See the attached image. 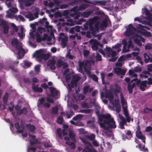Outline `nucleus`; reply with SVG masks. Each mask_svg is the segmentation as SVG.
<instances>
[{
  "label": "nucleus",
  "mask_w": 152,
  "mask_h": 152,
  "mask_svg": "<svg viewBox=\"0 0 152 152\" xmlns=\"http://www.w3.org/2000/svg\"><path fill=\"white\" fill-rule=\"evenodd\" d=\"M121 46V44H118L116 45L114 47V50H117V49L118 52H119L121 51V49H120L119 48Z\"/></svg>",
  "instance_id": "09e8293b"
},
{
  "label": "nucleus",
  "mask_w": 152,
  "mask_h": 152,
  "mask_svg": "<svg viewBox=\"0 0 152 152\" xmlns=\"http://www.w3.org/2000/svg\"><path fill=\"white\" fill-rule=\"evenodd\" d=\"M152 45L150 44H148L145 47V49L146 50L150 49L151 48Z\"/></svg>",
  "instance_id": "774afa93"
},
{
  "label": "nucleus",
  "mask_w": 152,
  "mask_h": 152,
  "mask_svg": "<svg viewBox=\"0 0 152 152\" xmlns=\"http://www.w3.org/2000/svg\"><path fill=\"white\" fill-rule=\"evenodd\" d=\"M32 88L35 91L41 92L42 91V89L41 88L35 86L33 85H32Z\"/></svg>",
  "instance_id": "ea45409f"
},
{
  "label": "nucleus",
  "mask_w": 152,
  "mask_h": 152,
  "mask_svg": "<svg viewBox=\"0 0 152 152\" xmlns=\"http://www.w3.org/2000/svg\"><path fill=\"white\" fill-rule=\"evenodd\" d=\"M39 22L45 25L47 29V30H45V33L47 34L48 37L51 38L50 40L52 41L48 42V44L50 45L53 44L55 42V38L53 37V33L55 31V29L52 26L49 25V23L46 18H42L40 20Z\"/></svg>",
  "instance_id": "6e6552de"
},
{
  "label": "nucleus",
  "mask_w": 152,
  "mask_h": 152,
  "mask_svg": "<svg viewBox=\"0 0 152 152\" xmlns=\"http://www.w3.org/2000/svg\"><path fill=\"white\" fill-rule=\"evenodd\" d=\"M27 127L31 132L34 131L35 129L34 126L30 124L27 125Z\"/></svg>",
  "instance_id": "5fc2aeb1"
},
{
  "label": "nucleus",
  "mask_w": 152,
  "mask_h": 152,
  "mask_svg": "<svg viewBox=\"0 0 152 152\" xmlns=\"http://www.w3.org/2000/svg\"><path fill=\"white\" fill-rule=\"evenodd\" d=\"M69 69H66L65 70L64 75H66V76L65 79L66 82L68 83V85L69 87L71 88L72 87H73L75 85L80 77L78 75H75L73 77V79L72 81L71 82V84L72 85H71L70 84H69V82L71 81L70 79L71 78V76L69 75V73H68L69 72Z\"/></svg>",
  "instance_id": "f8f14e48"
},
{
  "label": "nucleus",
  "mask_w": 152,
  "mask_h": 152,
  "mask_svg": "<svg viewBox=\"0 0 152 152\" xmlns=\"http://www.w3.org/2000/svg\"><path fill=\"white\" fill-rule=\"evenodd\" d=\"M126 60V57L124 56H122L119 59L118 61L116 64V66H121L122 65V62Z\"/></svg>",
  "instance_id": "cd10ccee"
},
{
  "label": "nucleus",
  "mask_w": 152,
  "mask_h": 152,
  "mask_svg": "<svg viewBox=\"0 0 152 152\" xmlns=\"http://www.w3.org/2000/svg\"><path fill=\"white\" fill-rule=\"evenodd\" d=\"M15 126L18 131L20 132H23V131L20 129V127L18 123L15 124Z\"/></svg>",
  "instance_id": "4d7b16f0"
},
{
  "label": "nucleus",
  "mask_w": 152,
  "mask_h": 152,
  "mask_svg": "<svg viewBox=\"0 0 152 152\" xmlns=\"http://www.w3.org/2000/svg\"><path fill=\"white\" fill-rule=\"evenodd\" d=\"M121 88L118 85H115L110 90L106 91L104 95L102 93H101V97L105 96L110 101V104L108 108L111 110H116L117 112L119 113L121 110V106L119 104L118 98L117 96L118 94L120 93L121 102L126 120L128 122L130 121V117L128 115L127 109V103L124 98L122 93L121 92Z\"/></svg>",
  "instance_id": "f03ea898"
},
{
  "label": "nucleus",
  "mask_w": 152,
  "mask_h": 152,
  "mask_svg": "<svg viewBox=\"0 0 152 152\" xmlns=\"http://www.w3.org/2000/svg\"><path fill=\"white\" fill-rule=\"evenodd\" d=\"M25 30L23 28L22 26H21L20 27V32L18 33V35L20 39H23L25 37Z\"/></svg>",
  "instance_id": "2f4dec72"
},
{
  "label": "nucleus",
  "mask_w": 152,
  "mask_h": 152,
  "mask_svg": "<svg viewBox=\"0 0 152 152\" xmlns=\"http://www.w3.org/2000/svg\"><path fill=\"white\" fill-rule=\"evenodd\" d=\"M137 28L138 29L137 31L136 30L131 24L126 26V30L124 32V34L126 36L130 37V38L128 40L129 43L127 47V41L124 39L122 41V43L124 45L122 50L123 53L129 51L130 48H133L134 47L131 39H133L134 42L140 46L142 45L141 42H145V39L138 35L137 34L144 35L148 37H151L152 34L150 32L145 31V29H150L148 27L139 24Z\"/></svg>",
  "instance_id": "f257e3e1"
},
{
  "label": "nucleus",
  "mask_w": 152,
  "mask_h": 152,
  "mask_svg": "<svg viewBox=\"0 0 152 152\" xmlns=\"http://www.w3.org/2000/svg\"><path fill=\"white\" fill-rule=\"evenodd\" d=\"M134 50L135 51H137V52H133L132 53V55L134 56H137L138 55V52L140 50L139 48H136L134 49Z\"/></svg>",
  "instance_id": "49530a36"
},
{
  "label": "nucleus",
  "mask_w": 152,
  "mask_h": 152,
  "mask_svg": "<svg viewBox=\"0 0 152 152\" xmlns=\"http://www.w3.org/2000/svg\"><path fill=\"white\" fill-rule=\"evenodd\" d=\"M35 71L37 73H38L40 70V65H38L35 66Z\"/></svg>",
  "instance_id": "603ef678"
},
{
  "label": "nucleus",
  "mask_w": 152,
  "mask_h": 152,
  "mask_svg": "<svg viewBox=\"0 0 152 152\" xmlns=\"http://www.w3.org/2000/svg\"><path fill=\"white\" fill-rule=\"evenodd\" d=\"M126 134L127 136V137L126 138L129 139L131 138L132 136V134L130 131H127L126 133Z\"/></svg>",
  "instance_id": "680f3d73"
},
{
  "label": "nucleus",
  "mask_w": 152,
  "mask_h": 152,
  "mask_svg": "<svg viewBox=\"0 0 152 152\" xmlns=\"http://www.w3.org/2000/svg\"><path fill=\"white\" fill-rule=\"evenodd\" d=\"M57 123L59 124H61L63 122V118L61 117H59L57 120Z\"/></svg>",
  "instance_id": "0e129e2a"
},
{
  "label": "nucleus",
  "mask_w": 152,
  "mask_h": 152,
  "mask_svg": "<svg viewBox=\"0 0 152 152\" xmlns=\"http://www.w3.org/2000/svg\"><path fill=\"white\" fill-rule=\"evenodd\" d=\"M142 12L145 14L147 16V19L148 21H145L143 20L144 18L142 17H137L134 18L135 21H137L139 22L144 24H147L150 26H152V15L151 14L148 10L145 7L142 9Z\"/></svg>",
  "instance_id": "1a4fd4ad"
},
{
  "label": "nucleus",
  "mask_w": 152,
  "mask_h": 152,
  "mask_svg": "<svg viewBox=\"0 0 152 152\" xmlns=\"http://www.w3.org/2000/svg\"><path fill=\"white\" fill-rule=\"evenodd\" d=\"M39 11L38 8H35L33 10V12H34L33 14L29 12H28L26 13L23 12L21 13L24 15L26 17L29 19L30 21H31L38 17V12Z\"/></svg>",
  "instance_id": "2eb2a0df"
},
{
  "label": "nucleus",
  "mask_w": 152,
  "mask_h": 152,
  "mask_svg": "<svg viewBox=\"0 0 152 152\" xmlns=\"http://www.w3.org/2000/svg\"><path fill=\"white\" fill-rule=\"evenodd\" d=\"M11 26L12 27V30L14 31L17 32L18 31V28L17 26H16L15 25L14 23H11L10 24Z\"/></svg>",
  "instance_id": "c03bdc74"
},
{
  "label": "nucleus",
  "mask_w": 152,
  "mask_h": 152,
  "mask_svg": "<svg viewBox=\"0 0 152 152\" xmlns=\"http://www.w3.org/2000/svg\"><path fill=\"white\" fill-rule=\"evenodd\" d=\"M82 115H77L76 116L73 118V119L76 121L77 120H80L81 118L82 117Z\"/></svg>",
  "instance_id": "13d9d810"
},
{
  "label": "nucleus",
  "mask_w": 152,
  "mask_h": 152,
  "mask_svg": "<svg viewBox=\"0 0 152 152\" xmlns=\"http://www.w3.org/2000/svg\"><path fill=\"white\" fill-rule=\"evenodd\" d=\"M29 139L28 140L31 144H33L37 142L35 137L33 134H29Z\"/></svg>",
  "instance_id": "c85d7f7f"
},
{
  "label": "nucleus",
  "mask_w": 152,
  "mask_h": 152,
  "mask_svg": "<svg viewBox=\"0 0 152 152\" xmlns=\"http://www.w3.org/2000/svg\"><path fill=\"white\" fill-rule=\"evenodd\" d=\"M56 60L54 58L50 59L48 63V65L52 69H54L55 68V64Z\"/></svg>",
  "instance_id": "bb28decb"
},
{
  "label": "nucleus",
  "mask_w": 152,
  "mask_h": 152,
  "mask_svg": "<svg viewBox=\"0 0 152 152\" xmlns=\"http://www.w3.org/2000/svg\"><path fill=\"white\" fill-rule=\"evenodd\" d=\"M91 88H89V86H85L83 88V92L84 93L86 94L88 92H90L92 90Z\"/></svg>",
  "instance_id": "37998d69"
},
{
  "label": "nucleus",
  "mask_w": 152,
  "mask_h": 152,
  "mask_svg": "<svg viewBox=\"0 0 152 152\" xmlns=\"http://www.w3.org/2000/svg\"><path fill=\"white\" fill-rule=\"evenodd\" d=\"M99 20L98 17H95L88 20L86 23L84 25L85 29L89 28L90 30L93 34H95L98 32L99 29H103L107 25V20H103L99 26Z\"/></svg>",
  "instance_id": "39448f33"
},
{
  "label": "nucleus",
  "mask_w": 152,
  "mask_h": 152,
  "mask_svg": "<svg viewBox=\"0 0 152 152\" xmlns=\"http://www.w3.org/2000/svg\"><path fill=\"white\" fill-rule=\"evenodd\" d=\"M54 3L50 2L49 3L47 1H45L44 2V4L45 5H48L49 7H52L53 6L56 7L54 9H51V11L52 12H54L56 10L59 8L64 9L66 8L67 7V5L62 4L60 5L59 4L61 3V1H58V0H54Z\"/></svg>",
  "instance_id": "ddd939ff"
},
{
  "label": "nucleus",
  "mask_w": 152,
  "mask_h": 152,
  "mask_svg": "<svg viewBox=\"0 0 152 152\" xmlns=\"http://www.w3.org/2000/svg\"><path fill=\"white\" fill-rule=\"evenodd\" d=\"M144 57L145 58V61L146 63L149 62H152V56H148L146 53L144 54Z\"/></svg>",
  "instance_id": "473e14b6"
},
{
  "label": "nucleus",
  "mask_w": 152,
  "mask_h": 152,
  "mask_svg": "<svg viewBox=\"0 0 152 152\" xmlns=\"http://www.w3.org/2000/svg\"><path fill=\"white\" fill-rule=\"evenodd\" d=\"M23 64L24 65H22L24 68H27L29 67L31 64V63L27 61H24Z\"/></svg>",
  "instance_id": "79ce46f5"
},
{
  "label": "nucleus",
  "mask_w": 152,
  "mask_h": 152,
  "mask_svg": "<svg viewBox=\"0 0 152 152\" xmlns=\"http://www.w3.org/2000/svg\"><path fill=\"white\" fill-rule=\"evenodd\" d=\"M33 56L38 61H40L42 59L46 60L50 56V54H45L44 50L40 49L36 51L34 54Z\"/></svg>",
  "instance_id": "4468645a"
},
{
  "label": "nucleus",
  "mask_w": 152,
  "mask_h": 152,
  "mask_svg": "<svg viewBox=\"0 0 152 152\" xmlns=\"http://www.w3.org/2000/svg\"><path fill=\"white\" fill-rule=\"evenodd\" d=\"M57 132L58 135L59 137L60 138H61L62 134H63V132L62 133L61 132V129L60 128H58L57 129Z\"/></svg>",
  "instance_id": "de8ad7c7"
},
{
  "label": "nucleus",
  "mask_w": 152,
  "mask_h": 152,
  "mask_svg": "<svg viewBox=\"0 0 152 152\" xmlns=\"http://www.w3.org/2000/svg\"><path fill=\"white\" fill-rule=\"evenodd\" d=\"M149 75L148 72V71H144L142 72V73L140 75V77L141 78L145 77L147 78L148 75Z\"/></svg>",
  "instance_id": "a19ab883"
},
{
  "label": "nucleus",
  "mask_w": 152,
  "mask_h": 152,
  "mask_svg": "<svg viewBox=\"0 0 152 152\" xmlns=\"http://www.w3.org/2000/svg\"><path fill=\"white\" fill-rule=\"evenodd\" d=\"M4 32L5 34L7 33L9 30V26L8 22H5L4 25L3 26Z\"/></svg>",
  "instance_id": "c9c22d12"
},
{
  "label": "nucleus",
  "mask_w": 152,
  "mask_h": 152,
  "mask_svg": "<svg viewBox=\"0 0 152 152\" xmlns=\"http://www.w3.org/2000/svg\"><path fill=\"white\" fill-rule=\"evenodd\" d=\"M88 7V5L86 4H83L80 5L79 7H74L72 10L70 11H64L63 14L66 17L64 19H60L61 21L60 23L61 26H63L65 25L67 26L70 25L72 26L74 25L75 22L72 20L70 18H67L66 17L68 16L69 15L73 16L75 15H77L78 11L83 10L86 8Z\"/></svg>",
  "instance_id": "20e7f679"
},
{
  "label": "nucleus",
  "mask_w": 152,
  "mask_h": 152,
  "mask_svg": "<svg viewBox=\"0 0 152 152\" xmlns=\"http://www.w3.org/2000/svg\"><path fill=\"white\" fill-rule=\"evenodd\" d=\"M141 71V69L140 67H136L134 69V70H130L128 72V74L129 76H130L131 77H134L135 78L132 80V81H136V84L137 85H139L140 82V81L139 80H137L136 78L137 77V74L134 73L135 72H140Z\"/></svg>",
  "instance_id": "dca6fc26"
},
{
  "label": "nucleus",
  "mask_w": 152,
  "mask_h": 152,
  "mask_svg": "<svg viewBox=\"0 0 152 152\" xmlns=\"http://www.w3.org/2000/svg\"><path fill=\"white\" fill-rule=\"evenodd\" d=\"M96 110V113L98 118L99 122L101 127L104 130V132H106L109 128L116 127L115 122L110 115L109 114L102 115L99 114V110L100 107L98 104L95 103H93Z\"/></svg>",
  "instance_id": "7ed1b4c3"
},
{
  "label": "nucleus",
  "mask_w": 152,
  "mask_h": 152,
  "mask_svg": "<svg viewBox=\"0 0 152 152\" xmlns=\"http://www.w3.org/2000/svg\"><path fill=\"white\" fill-rule=\"evenodd\" d=\"M136 135L138 138L142 140L144 144L145 143V137L142 134V133L138 128H137V130L136 132Z\"/></svg>",
  "instance_id": "5701e85b"
},
{
  "label": "nucleus",
  "mask_w": 152,
  "mask_h": 152,
  "mask_svg": "<svg viewBox=\"0 0 152 152\" xmlns=\"http://www.w3.org/2000/svg\"><path fill=\"white\" fill-rule=\"evenodd\" d=\"M66 56L67 57L69 58L70 59H73L75 58L73 56L70 54L69 52H68L67 53V54L66 55Z\"/></svg>",
  "instance_id": "bf43d9fd"
},
{
  "label": "nucleus",
  "mask_w": 152,
  "mask_h": 152,
  "mask_svg": "<svg viewBox=\"0 0 152 152\" xmlns=\"http://www.w3.org/2000/svg\"><path fill=\"white\" fill-rule=\"evenodd\" d=\"M44 143V146L45 147H49L51 146L50 143L49 142V140L47 139H46Z\"/></svg>",
  "instance_id": "a18cd8bd"
},
{
  "label": "nucleus",
  "mask_w": 152,
  "mask_h": 152,
  "mask_svg": "<svg viewBox=\"0 0 152 152\" xmlns=\"http://www.w3.org/2000/svg\"><path fill=\"white\" fill-rule=\"evenodd\" d=\"M49 89L50 91L51 96L53 97H55L56 96L58 95V92L55 88L50 87Z\"/></svg>",
  "instance_id": "7c9ffc66"
},
{
  "label": "nucleus",
  "mask_w": 152,
  "mask_h": 152,
  "mask_svg": "<svg viewBox=\"0 0 152 152\" xmlns=\"http://www.w3.org/2000/svg\"><path fill=\"white\" fill-rule=\"evenodd\" d=\"M15 109L17 111V113L18 114H20L24 113V111H26V109L23 108V110H20V107L19 106L17 105L15 106Z\"/></svg>",
  "instance_id": "e433bc0d"
},
{
  "label": "nucleus",
  "mask_w": 152,
  "mask_h": 152,
  "mask_svg": "<svg viewBox=\"0 0 152 152\" xmlns=\"http://www.w3.org/2000/svg\"><path fill=\"white\" fill-rule=\"evenodd\" d=\"M93 12L91 10L88 12H84L81 13L80 12H78L77 14L76 15L75 17V19H77L80 16H81L85 18H87L89 15L92 13Z\"/></svg>",
  "instance_id": "412c9836"
},
{
  "label": "nucleus",
  "mask_w": 152,
  "mask_h": 152,
  "mask_svg": "<svg viewBox=\"0 0 152 152\" xmlns=\"http://www.w3.org/2000/svg\"><path fill=\"white\" fill-rule=\"evenodd\" d=\"M74 113L72 111H70L69 113H66L65 114L66 115V117L67 118H70L73 115Z\"/></svg>",
  "instance_id": "3c124183"
},
{
  "label": "nucleus",
  "mask_w": 152,
  "mask_h": 152,
  "mask_svg": "<svg viewBox=\"0 0 152 152\" xmlns=\"http://www.w3.org/2000/svg\"><path fill=\"white\" fill-rule=\"evenodd\" d=\"M117 54V53L115 51H113V50H112L111 54V56L112 58L109 59V61L113 62H114L117 58V57H116Z\"/></svg>",
  "instance_id": "72a5a7b5"
},
{
  "label": "nucleus",
  "mask_w": 152,
  "mask_h": 152,
  "mask_svg": "<svg viewBox=\"0 0 152 152\" xmlns=\"http://www.w3.org/2000/svg\"><path fill=\"white\" fill-rule=\"evenodd\" d=\"M152 79L151 78H149L148 79V81L147 82V81H142L140 82V88L142 91H144L145 88H146V84L150 85L152 84Z\"/></svg>",
  "instance_id": "aec40b11"
},
{
  "label": "nucleus",
  "mask_w": 152,
  "mask_h": 152,
  "mask_svg": "<svg viewBox=\"0 0 152 152\" xmlns=\"http://www.w3.org/2000/svg\"><path fill=\"white\" fill-rule=\"evenodd\" d=\"M57 66L58 67H63V68H66L67 66V64L64 62L62 59H60L58 61Z\"/></svg>",
  "instance_id": "c756f323"
},
{
  "label": "nucleus",
  "mask_w": 152,
  "mask_h": 152,
  "mask_svg": "<svg viewBox=\"0 0 152 152\" xmlns=\"http://www.w3.org/2000/svg\"><path fill=\"white\" fill-rule=\"evenodd\" d=\"M115 72L118 75H124L126 72V70L125 69H122L119 68H116L114 69Z\"/></svg>",
  "instance_id": "a878e982"
},
{
  "label": "nucleus",
  "mask_w": 152,
  "mask_h": 152,
  "mask_svg": "<svg viewBox=\"0 0 152 152\" xmlns=\"http://www.w3.org/2000/svg\"><path fill=\"white\" fill-rule=\"evenodd\" d=\"M91 111L90 109H86L84 110H81L80 111V112L82 113H90Z\"/></svg>",
  "instance_id": "69168bd1"
},
{
  "label": "nucleus",
  "mask_w": 152,
  "mask_h": 152,
  "mask_svg": "<svg viewBox=\"0 0 152 152\" xmlns=\"http://www.w3.org/2000/svg\"><path fill=\"white\" fill-rule=\"evenodd\" d=\"M89 42L92 45V48L93 50H97L98 45H99L101 47L102 46V45L101 44H99L96 40L91 39L89 41Z\"/></svg>",
  "instance_id": "4be33fe9"
},
{
  "label": "nucleus",
  "mask_w": 152,
  "mask_h": 152,
  "mask_svg": "<svg viewBox=\"0 0 152 152\" xmlns=\"http://www.w3.org/2000/svg\"><path fill=\"white\" fill-rule=\"evenodd\" d=\"M105 75L103 73H101V76L102 79V81L103 84H104L105 83L104 81V76Z\"/></svg>",
  "instance_id": "338daca9"
},
{
  "label": "nucleus",
  "mask_w": 152,
  "mask_h": 152,
  "mask_svg": "<svg viewBox=\"0 0 152 152\" xmlns=\"http://www.w3.org/2000/svg\"><path fill=\"white\" fill-rule=\"evenodd\" d=\"M138 146L139 147L140 150L141 151H145L147 150V148H145L144 145H141V144H139Z\"/></svg>",
  "instance_id": "6e6d98bb"
},
{
  "label": "nucleus",
  "mask_w": 152,
  "mask_h": 152,
  "mask_svg": "<svg viewBox=\"0 0 152 152\" xmlns=\"http://www.w3.org/2000/svg\"><path fill=\"white\" fill-rule=\"evenodd\" d=\"M91 63L94 64V61H91L90 63L88 61H86L79 62V67L77 70L79 72H83V69L88 76L91 78L94 81H97V77L95 75L91 74L90 72Z\"/></svg>",
  "instance_id": "0eeeda50"
},
{
  "label": "nucleus",
  "mask_w": 152,
  "mask_h": 152,
  "mask_svg": "<svg viewBox=\"0 0 152 152\" xmlns=\"http://www.w3.org/2000/svg\"><path fill=\"white\" fill-rule=\"evenodd\" d=\"M38 25L37 23H31L30 26L32 28L31 32L29 33L30 37L33 38H36L37 42H39L42 40H46L48 41H50L51 38L48 37V35L45 34L46 31L44 28L39 27L37 30V32L35 33V35H34L33 32H34L36 30V27Z\"/></svg>",
  "instance_id": "423d86ee"
},
{
  "label": "nucleus",
  "mask_w": 152,
  "mask_h": 152,
  "mask_svg": "<svg viewBox=\"0 0 152 152\" xmlns=\"http://www.w3.org/2000/svg\"><path fill=\"white\" fill-rule=\"evenodd\" d=\"M80 28L78 26H76L75 28H72L70 30L69 32L71 33L75 31L77 32L80 31Z\"/></svg>",
  "instance_id": "58836bf2"
},
{
  "label": "nucleus",
  "mask_w": 152,
  "mask_h": 152,
  "mask_svg": "<svg viewBox=\"0 0 152 152\" xmlns=\"http://www.w3.org/2000/svg\"><path fill=\"white\" fill-rule=\"evenodd\" d=\"M38 104L39 105H42L45 107L48 108L50 106V104L45 102L44 99L43 98L39 99L38 101Z\"/></svg>",
  "instance_id": "b1692460"
},
{
  "label": "nucleus",
  "mask_w": 152,
  "mask_h": 152,
  "mask_svg": "<svg viewBox=\"0 0 152 152\" xmlns=\"http://www.w3.org/2000/svg\"><path fill=\"white\" fill-rule=\"evenodd\" d=\"M118 117L120 120L119 126L121 129H124V125L126 123V121L124 117L121 114L118 115Z\"/></svg>",
  "instance_id": "393cba45"
},
{
  "label": "nucleus",
  "mask_w": 152,
  "mask_h": 152,
  "mask_svg": "<svg viewBox=\"0 0 152 152\" xmlns=\"http://www.w3.org/2000/svg\"><path fill=\"white\" fill-rule=\"evenodd\" d=\"M135 83H132V82L128 84V89L130 93H131L132 92V89H133Z\"/></svg>",
  "instance_id": "f704fd0d"
},
{
  "label": "nucleus",
  "mask_w": 152,
  "mask_h": 152,
  "mask_svg": "<svg viewBox=\"0 0 152 152\" xmlns=\"http://www.w3.org/2000/svg\"><path fill=\"white\" fill-rule=\"evenodd\" d=\"M18 12V10L16 8L12 7L10 9L6 11L7 14L6 15V17L7 18H12L15 17L14 15L12 14Z\"/></svg>",
  "instance_id": "6ab92c4d"
},
{
  "label": "nucleus",
  "mask_w": 152,
  "mask_h": 152,
  "mask_svg": "<svg viewBox=\"0 0 152 152\" xmlns=\"http://www.w3.org/2000/svg\"><path fill=\"white\" fill-rule=\"evenodd\" d=\"M58 110V108L57 106L53 107L52 108V113L53 114H56L57 113Z\"/></svg>",
  "instance_id": "052dcab7"
},
{
  "label": "nucleus",
  "mask_w": 152,
  "mask_h": 152,
  "mask_svg": "<svg viewBox=\"0 0 152 152\" xmlns=\"http://www.w3.org/2000/svg\"><path fill=\"white\" fill-rule=\"evenodd\" d=\"M95 136L92 134L90 136H85L83 137H80L82 142L85 144L86 148L83 151V152H97L94 149H93L91 145L87 140H93L94 139Z\"/></svg>",
  "instance_id": "9d476101"
},
{
  "label": "nucleus",
  "mask_w": 152,
  "mask_h": 152,
  "mask_svg": "<svg viewBox=\"0 0 152 152\" xmlns=\"http://www.w3.org/2000/svg\"><path fill=\"white\" fill-rule=\"evenodd\" d=\"M63 127L64 129L62 131L63 133V135H65L67 134V133L68 131L66 129L68 127V126L66 124H63ZM69 134L70 140L72 141L73 142L75 141V134L74 132L71 130H69L68 131Z\"/></svg>",
  "instance_id": "f3484780"
},
{
  "label": "nucleus",
  "mask_w": 152,
  "mask_h": 152,
  "mask_svg": "<svg viewBox=\"0 0 152 152\" xmlns=\"http://www.w3.org/2000/svg\"><path fill=\"white\" fill-rule=\"evenodd\" d=\"M78 131L80 134H84L86 133V132L85 130L83 128L78 129Z\"/></svg>",
  "instance_id": "e2e57ef3"
},
{
  "label": "nucleus",
  "mask_w": 152,
  "mask_h": 152,
  "mask_svg": "<svg viewBox=\"0 0 152 152\" xmlns=\"http://www.w3.org/2000/svg\"><path fill=\"white\" fill-rule=\"evenodd\" d=\"M81 106L84 108H88L90 107L91 106L88 105L85 102H83L81 104Z\"/></svg>",
  "instance_id": "8fccbe9b"
},
{
  "label": "nucleus",
  "mask_w": 152,
  "mask_h": 152,
  "mask_svg": "<svg viewBox=\"0 0 152 152\" xmlns=\"http://www.w3.org/2000/svg\"><path fill=\"white\" fill-rule=\"evenodd\" d=\"M68 37L63 33L59 34L58 39L59 41H61V44L63 48L65 47L66 44Z\"/></svg>",
  "instance_id": "a211bd4d"
},
{
  "label": "nucleus",
  "mask_w": 152,
  "mask_h": 152,
  "mask_svg": "<svg viewBox=\"0 0 152 152\" xmlns=\"http://www.w3.org/2000/svg\"><path fill=\"white\" fill-rule=\"evenodd\" d=\"M66 143L67 144H68L70 146H71L72 148L73 149L75 147V144L72 142H70L67 141L66 142Z\"/></svg>",
  "instance_id": "864d4df0"
},
{
  "label": "nucleus",
  "mask_w": 152,
  "mask_h": 152,
  "mask_svg": "<svg viewBox=\"0 0 152 152\" xmlns=\"http://www.w3.org/2000/svg\"><path fill=\"white\" fill-rule=\"evenodd\" d=\"M34 1V0H24L23 1L25 5L27 6H30L33 3Z\"/></svg>",
  "instance_id": "4c0bfd02"
},
{
  "label": "nucleus",
  "mask_w": 152,
  "mask_h": 152,
  "mask_svg": "<svg viewBox=\"0 0 152 152\" xmlns=\"http://www.w3.org/2000/svg\"><path fill=\"white\" fill-rule=\"evenodd\" d=\"M11 43L12 45L15 48L14 53L17 52L18 58H20L23 57L25 53V52L22 48L21 44L18 42L17 39L15 38L12 39Z\"/></svg>",
  "instance_id": "9b49d317"
}]
</instances>
